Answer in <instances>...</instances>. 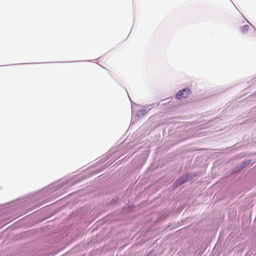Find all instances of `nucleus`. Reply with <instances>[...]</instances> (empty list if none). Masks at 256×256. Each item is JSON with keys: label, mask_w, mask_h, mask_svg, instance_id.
<instances>
[{"label": "nucleus", "mask_w": 256, "mask_h": 256, "mask_svg": "<svg viewBox=\"0 0 256 256\" xmlns=\"http://www.w3.org/2000/svg\"><path fill=\"white\" fill-rule=\"evenodd\" d=\"M190 94L191 91L189 88H184L178 92L176 95V98L178 100H182L188 98Z\"/></svg>", "instance_id": "obj_1"}, {"label": "nucleus", "mask_w": 256, "mask_h": 256, "mask_svg": "<svg viewBox=\"0 0 256 256\" xmlns=\"http://www.w3.org/2000/svg\"><path fill=\"white\" fill-rule=\"evenodd\" d=\"M190 176L188 175H183L174 184V187L178 188L184 182L189 180Z\"/></svg>", "instance_id": "obj_2"}, {"label": "nucleus", "mask_w": 256, "mask_h": 256, "mask_svg": "<svg viewBox=\"0 0 256 256\" xmlns=\"http://www.w3.org/2000/svg\"><path fill=\"white\" fill-rule=\"evenodd\" d=\"M190 176L188 175H183L174 184V187L178 188L184 182L189 180Z\"/></svg>", "instance_id": "obj_3"}, {"label": "nucleus", "mask_w": 256, "mask_h": 256, "mask_svg": "<svg viewBox=\"0 0 256 256\" xmlns=\"http://www.w3.org/2000/svg\"><path fill=\"white\" fill-rule=\"evenodd\" d=\"M249 28V26L248 25H244L241 28V31L242 32L244 33L245 32H248Z\"/></svg>", "instance_id": "obj_4"}]
</instances>
